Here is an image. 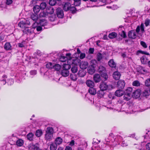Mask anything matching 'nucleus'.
Here are the masks:
<instances>
[{
	"instance_id": "nucleus-49",
	"label": "nucleus",
	"mask_w": 150,
	"mask_h": 150,
	"mask_svg": "<svg viewBox=\"0 0 150 150\" xmlns=\"http://www.w3.org/2000/svg\"><path fill=\"white\" fill-rule=\"evenodd\" d=\"M137 53L138 54L141 53V54H145L147 55H150L149 54V53L147 52L142 51V50H138L137 51Z\"/></svg>"
},
{
	"instance_id": "nucleus-52",
	"label": "nucleus",
	"mask_w": 150,
	"mask_h": 150,
	"mask_svg": "<svg viewBox=\"0 0 150 150\" xmlns=\"http://www.w3.org/2000/svg\"><path fill=\"white\" fill-rule=\"evenodd\" d=\"M140 44L144 48H146L147 47V45L145 42L141 41L140 42Z\"/></svg>"
},
{
	"instance_id": "nucleus-58",
	"label": "nucleus",
	"mask_w": 150,
	"mask_h": 150,
	"mask_svg": "<svg viewBox=\"0 0 150 150\" xmlns=\"http://www.w3.org/2000/svg\"><path fill=\"white\" fill-rule=\"evenodd\" d=\"M150 23V21L149 20H146L145 21V24L146 26H148Z\"/></svg>"
},
{
	"instance_id": "nucleus-45",
	"label": "nucleus",
	"mask_w": 150,
	"mask_h": 150,
	"mask_svg": "<svg viewBox=\"0 0 150 150\" xmlns=\"http://www.w3.org/2000/svg\"><path fill=\"white\" fill-rule=\"evenodd\" d=\"M49 4L52 6L54 5L56 3V0H50L49 2Z\"/></svg>"
},
{
	"instance_id": "nucleus-20",
	"label": "nucleus",
	"mask_w": 150,
	"mask_h": 150,
	"mask_svg": "<svg viewBox=\"0 0 150 150\" xmlns=\"http://www.w3.org/2000/svg\"><path fill=\"white\" fill-rule=\"evenodd\" d=\"M70 78L73 81H76L78 78V76L75 73H71L70 75Z\"/></svg>"
},
{
	"instance_id": "nucleus-59",
	"label": "nucleus",
	"mask_w": 150,
	"mask_h": 150,
	"mask_svg": "<svg viewBox=\"0 0 150 150\" xmlns=\"http://www.w3.org/2000/svg\"><path fill=\"white\" fill-rule=\"evenodd\" d=\"M95 71V70L94 69H92L91 71L90 69H89L88 70V73L90 74H93Z\"/></svg>"
},
{
	"instance_id": "nucleus-10",
	"label": "nucleus",
	"mask_w": 150,
	"mask_h": 150,
	"mask_svg": "<svg viewBox=\"0 0 150 150\" xmlns=\"http://www.w3.org/2000/svg\"><path fill=\"white\" fill-rule=\"evenodd\" d=\"M128 36L129 38L134 39L136 37V32L134 30H131L129 31L128 33Z\"/></svg>"
},
{
	"instance_id": "nucleus-15",
	"label": "nucleus",
	"mask_w": 150,
	"mask_h": 150,
	"mask_svg": "<svg viewBox=\"0 0 150 150\" xmlns=\"http://www.w3.org/2000/svg\"><path fill=\"white\" fill-rule=\"evenodd\" d=\"M140 60L142 64H145L148 62V59L145 55H144L140 58Z\"/></svg>"
},
{
	"instance_id": "nucleus-9",
	"label": "nucleus",
	"mask_w": 150,
	"mask_h": 150,
	"mask_svg": "<svg viewBox=\"0 0 150 150\" xmlns=\"http://www.w3.org/2000/svg\"><path fill=\"white\" fill-rule=\"evenodd\" d=\"M141 94V91L139 89L137 90L134 91L132 94V96L134 98H137L139 97Z\"/></svg>"
},
{
	"instance_id": "nucleus-62",
	"label": "nucleus",
	"mask_w": 150,
	"mask_h": 150,
	"mask_svg": "<svg viewBox=\"0 0 150 150\" xmlns=\"http://www.w3.org/2000/svg\"><path fill=\"white\" fill-rule=\"evenodd\" d=\"M146 148L147 149L150 150V143H148L146 144Z\"/></svg>"
},
{
	"instance_id": "nucleus-56",
	"label": "nucleus",
	"mask_w": 150,
	"mask_h": 150,
	"mask_svg": "<svg viewBox=\"0 0 150 150\" xmlns=\"http://www.w3.org/2000/svg\"><path fill=\"white\" fill-rule=\"evenodd\" d=\"M108 96L110 99H113L114 98V95L111 93H109L108 94Z\"/></svg>"
},
{
	"instance_id": "nucleus-57",
	"label": "nucleus",
	"mask_w": 150,
	"mask_h": 150,
	"mask_svg": "<svg viewBox=\"0 0 150 150\" xmlns=\"http://www.w3.org/2000/svg\"><path fill=\"white\" fill-rule=\"evenodd\" d=\"M94 50L93 48H90L89 49L88 52L90 54H93L94 52Z\"/></svg>"
},
{
	"instance_id": "nucleus-36",
	"label": "nucleus",
	"mask_w": 150,
	"mask_h": 150,
	"mask_svg": "<svg viewBox=\"0 0 150 150\" xmlns=\"http://www.w3.org/2000/svg\"><path fill=\"white\" fill-rule=\"evenodd\" d=\"M50 150H56L57 148V146L54 144L52 143L50 146Z\"/></svg>"
},
{
	"instance_id": "nucleus-53",
	"label": "nucleus",
	"mask_w": 150,
	"mask_h": 150,
	"mask_svg": "<svg viewBox=\"0 0 150 150\" xmlns=\"http://www.w3.org/2000/svg\"><path fill=\"white\" fill-rule=\"evenodd\" d=\"M24 42H22L18 44V46L20 47H24Z\"/></svg>"
},
{
	"instance_id": "nucleus-55",
	"label": "nucleus",
	"mask_w": 150,
	"mask_h": 150,
	"mask_svg": "<svg viewBox=\"0 0 150 150\" xmlns=\"http://www.w3.org/2000/svg\"><path fill=\"white\" fill-rule=\"evenodd\" d=\"M85 53H81L80 54V58L81 59H83L85 57Z\"/></svg>"
},
{
	"instance_id": "nucleus-22",
	"label": "nucleus",
	"mask_w": 150,
	"mask_h": 150,
	"mask_svg": "<svg viewBox=\"0 0 150 150\" xmlns=\"http://www.w3.org/2000/svg\"><path fill=\"white\" fill-rule=\"evenodd\" d=\"M62 142V139L60 137H58L57 138L55 141V143L56 145H59L61 144Z\"/></svg>"
},
{
	"instance_id": "nucleus-28",
	"label": "nucleus",
	"mask_w": 150,
	"mask_h": 150,
	"mask_svg": "<svg viewBox=\"0 0 150 150\" xmlns=\"http://www.w3.org/2000/svg\"><path fill=\"white\" fill-rule=\"evenodd\" d=\"M39 147L36 145L31 144L29 147L30 150H36Z\"/></svg>"
},
{
	"instance_id": "nucleus-17",
	"label": "nucleus",
	"mask_w": 150,
	"mask_h": 150,
	"mask_svg": "<svg viewBox=\"0 0 150 150\" xmlns=\"http://www.w3.org/2000/svg\"><path fill=\"white\" fill-rule=\"evenodd\" d=\"M88 92L91 95H94L96 93V90L93 87L90 88L88 89Z\"/></svg>"
},
{
	"instance_id": "nucleus-32",
	"label": "nucleus",
	"mask_w": 150,
	"mask_h": 150,
	"mask_svg": "<svg viewBox=\"0 0 150 150\" xmlns=\"http://www.w3.org/2000/svg\"><path fill=\"white\" fill-rule=\"evenodd\" d=\"M132 90L133 89L132 88L129 87L126 90V92H125V93L132 95Z\"/></svg>"
},
{
	"instance_id": "nucleus-18",
	"label": "nucleus",
	"mask_w": 150,
	"mask_h": 150,
	"mask_svg": "<svg viewBox=\"0 0 150 150\" xmlns=\"http://www.w3.org/2000/svg\"><path fill=\"white\" fill-rule=\"evenodd\" d=\"M61 74L64 77L67 76L69 74V71L67 69H63L61 71Z\"/></svg>"
},
{
	"instance_id": "nucleus-35",
	"label": "nucleus",
	"mask_w": 150,
	"mask_h": 150,
	"mask_svg": "<svg viewBox=\"0 0 150 150\" xmlns=\"http://www.w3.org/2000/svg\"><path fill=\"white\" fill-rule=\"evenodd\" d=\"M46 4L45 2H42L40 5V8L41 10H43L45 9L46 6Z\"/></svg>"
},
{
	"instance_id": "nucleus-23",
	"label": "nucleus",
	"mask_w": 150,
	"mask_h": 150,
	"mask_svg": "<svg viewBox=\"0 0 150 150\" xmlns=\"http://www.w3.org/2000/svg\"><path fill=\"white\" fill-rule=\"evenodd\" d=\"M108 64L111 67L115 68L116 67V64L113 59L110 60Z\"/></svg>"
},
{
	"instance_id": "nucleus-44",
	"label": "nucleus",
	"mask_w": 150,
	"mask_h": 150,
	"mask_svg": "<svg viewBox=\"0 0 150 150\" xmlns=\"http://www.w3.org/2000/svg\"><path fill=\"white\" fill-rule=\"evenodd\" d=\"M31 18L33 21H37L38 18L37 15L33 14L31 16Z\"/></svg>"
},
{
	"instance_id": "nucleus-43",
	"label": "nucleus",
	"mask_w": 150,
	"mask_h": 150,
	"mask_svg": "<svg viewBox=\"0 0 150 150\" xmlns=\"http://www.w3.org/2000/svg\"><path fill=\"white\" fill-rule=\"evenodd\" d=\"M78 74L79 76L83 77L85 76V74L83 71H79L78 73Z\"/></svg>"
},
{
	"instance_id": "nucleus-38",
	"label": "nucleus",
	"mask_w": 150,
	"mask_h": 150,
	"mask_svg": "<svg viewBox=\"0 0 150 150\" xmlns=\"http://www.w3.org/2000/svg\"><path fill=\"white\" fill-rule=\"evenodd\" d=\"M54 64L51 62L48 63L46 64V66L47 68L52 69L54 67Z\"/></svg>"
},
{
	"instance_id": "nucleus-50",
	"label": "nucleus",
	"mask_w": 150,
	"mask_h": 150,
	"mask_svg": "<svg viewBox=\"0 0 150 150\" xmlns=\"http://www.w3.org/2000/svg\"><path fill=\"white\" fill-rule=\"evenodd\" d=\"M60 59L61 61L62 62H64L66 61L67 59H68V58L64 56H62L60 57Z\"/></svg>"
},
{
	"instance_id": "nucleus-37",
	"label": "nucleus",
	"mask_w": 150,
	"mask_h": 150,
	"mask_svg": "<svg viewBox=\"0 0 150 150\" xmlns=\"http://www.w3.org/2000/svg\"><path fill=\"white\" fill-rule=\"evenodd\" d=\"M33 135L32 133H29L27 136V137L28 139L30 141L33 140Z\"/></svg>"
},
{
	"instance_id": "nucleus-1",
	"label": "nucleus",
	"mask_w": 150,
	"mask_h": 150,
	"mask_svg": "<svg viewBox=\"0 0 150 150\" xmlns=\"http://www.w3.org/2000/svg\"><path fill=\"white\" fill-rule=\"evenodd\" d=\"M113 134L111 133L109 136L105 139L106 144L112 147L115 146L119 144L120 142L122 139V137L120 136H117L114 138L113 137Z\"/></svg>"
},
{
	"instance_id": "nucleus-51",
	"label": "nucleus",
	"mask_w": 150,
	"mask_h": 150,
	"mask_svg": "<svg viewBox=\"0 0 150 150\" xmlns=\"http://www.w3.org/2000/svg\"><path fill=\"white\" fill-rule=\"evenodd\" d=\"M69 10L71 11L72 13H74L76 12V8L74 6L70 7Z\"/></svg>"
},
{
	"instance_id": "nucleus-46",
	"label": "nucleus",
	"mask_w": 150,
	"mask_h": 150,
	"mask_svg": "<svg viewBox=\"0 0 150 150\" xmlns=\"http://www.w3.org/2000/svg\"><path fill=\"white\" fill-rule=\"evenodd\" d=\"M103 58V55L100 53H98L97 54V59L98 61H100Z\"/></svg>"
},
{
	"instance_id": "nucleus-64",
	"label": "nucleus",
	"mask_w": 150,
	"mask_h": 150,
	"mask_svg": "<svg viewBox=\"0 0 150 150\" xmlns=\"http://www.w3.org/2000/svg\"><path fill=\"white\" fill-rule=\"evenodd\" d=\"M65 150H72V149L71 147L67 146L66 147Z\"/></svg>"
},
{
	"instance_id": "nucleus-16",
	"label": "nucleus",
	"mask_w": 150,
	"mask_h": 150,
	"mask_svg": "<svg viewBox=\"0 0 150 150\" xmlns=\"http://www.w3.org/2000/svg\"><path fill=\"white\" fill-rule=\"evenodd\" d=\"M93 79L96 82H98L101 80L100 76L98 74H96L94 75Z\"/></svg>"
},
{
	"instance_id": "nucleus-21",
	"label": "nucleus",
	"mask_w": 150,
	"mask_h": 150,
	"mask_svg": "<svg viewBox=\"0 0 150 150\" xmlns=\"http://www.w3.org/2000/svg\"><path fill=\"white\" fill-rule=\"evenodd\" d=\"M71 4L69 3H66L63 6V9L65 11H67L69 10L70 7L71 6Z\"/></svg>"
},
{
	"instance_id": "nucleus-24",
	"label": "nucleus",
	"mask_w": 150,
	"mask_h": 150,
	"mask_svg": "<svg viewBox=\"0 0 150 150\" xmlns=\"http://www.w3.org/2000/svg\"><path fill=\"white\" fill-rule=\"evenodd\" d=\"M4 49L6 50H10L11 49V46L9 42H6L4 46Z\"/></svg>"
},
{
	"instance_id": "nucleus-12",
	"label": "nucleus",
	"mask_w": 150,
	"mask_h": 150,
	"mask_svg": "<svg viewBox=\"0 0 150 150\" xmlns=\"http://www.w3.org/2000/svg\"><path fill=\"white\" fill-rule=\"evenodd\" d=\"M86 83L87 86L90 88L93 87L95 85V83L93 81L90 80H87L86 82Z\"/></svg>"
},
{
	"instance_id": "nucleus-30",
	"label": "nucleus",
	"mask_w": 150,
	"mask_h": 150,
	"mask_svg": "<svg viewBox=\"0 0 150 150\" xmlns=\"http://www.w3.org/2000/svg\"><path fill=\"white\" fill-rule=\"evenodd\" d=\"M117 36V34L115 32H112L110 33L108 35V37L110 39H113L116 37Z\"/></svg>"
},
{
	"instance_id": "nucleus-63",
	"label": "nucleus",
	"mask_w": 150,
	"mask_h": 150,
	"mask_svg": "<svg viewBox=\"0 0 150 150\" xmlns=\"http://www.w3.org/2000/svg\"><path fill=\"white\" fill-rule=\"evenodd\" d=\"M36 28L37 30L38 31H40L42 30V28L40 26H37Z\"/></svg>"
},
{
	"instance_id": "nucleus-33",
	"label": "nucleus",
	"mask_w": 150,
	"mask_h": 150,
	"mask_svg": "<svg viewBox=\"0 0 150 150\" xmlns=\"http://www.w3.org/2000/svg\"><path fill=\"white\" fill-rule=\"evenodd\" d=\"M23 30V31L24 32H26V33L27 34L29 33H31V31L29 29L28 27L26 26H25V28H24Z\"/></svg>"
},
{
	"instance_id": "nucleus-4",
	"label": "nucleus",
	"mask_w": 150,
	"mask_h": 150,
	"mask_svg": "<svg viewBox=\"0 0 150 150\" xmlns=\"http://www.w3.org/2000/svg\"><path fill=\"white\" fill-rule=\"evenodd\" d=\"M137 69L138 72L142 74H145L149 73L148 69L145 67L139 66L137 68Z\"/></svg>"
},
{
	"instance_id": "nucleus-40",
	"label": "nucleus",
	"mask_w": 150,
	"mask_h": 150,
	"mask_svg": "<svg viewBox=\"0 0 150 150\" xmlns=\"http://www.w3.org/2000/svg\"><path fill=\"white\" fill-rule=\"evenodd\" d=\"M42 133L41 130H38L36 131L35 135L38 137H40L42 135Z\"/></svg>"
},
{
	"instance_id": "nucleus-11",
	"label": "nucleus",
	"mask_w": 150,
	"mask_h": 150,
	"mask_svg": "<svg viewBox=\"0 0 150 150\" xmlns=\"http://www.w3.org/2000/svg\"><path fill=\"white\" fill-rule=\"evenodd\" d=\"M120 73L118 71L114 72L113 74V78L116 80H119L120 79Z\"/></svg>"
},
{
	"instance_id": "nucleus-42",
	"label": "nucleus",
	"mask_w": 150,
	"mask_h": 150,
	"mask_svg": "<svg viewBox=\"0 0 150 150\" xmlns=\"http://www.w3.org/2000/svg\"><path fill=\"white\" fill-rule=\"evenodd\" d=\"M142 94L144 96H147L149 95V92L148 89H146L142 92Z\"/></svg>"
},
{
	"instance_id": "nucleus-39",
	"label": "nucleus",
	"mask_w": 150,
	"mask_h": 150,
	"mask_svg": "<svg viewBox=\"0 0 150 150\" xmlns=\"http://www.w3.org/2000/svg\"><path fill=\"white\" fill-rule=\"evenodd\" d=\"M71 68L70 65L69 64H64L63 66V69H69Z\"/></svg>"
},
{
	"instance_id": "nucleus-47",
	"label": "nucleus",
	"mask_w": 150,
	"mask_h": 150,
	"mask_svg": "<svg viewBox=\"0 0 150 150\" xmlns=\"http://www.w3.org/2000/svg\"><path fill=\"white\" fill-rule=\"evenodd\" d=\"M133 86H140V84L139 82L138 81H135L132 83Z\"/></svg>"
},
{
	"instance_id": "nucleus-26",
	"label": "nucleus",
	"mask_w": 150,
	"mask_h": 150,
	"mask_svg": "<svg viewBox=\"0 0 150 150\" xmlns=\"http://www.w3.org/2000/svg\"><path fill=\"white\" fill-rule=\"evenodd\" d=\"M104 91V90H103L101 89L98 91V96L100 98L103 97L105 94Z\"/></svg>"
},
{
	"instance_id": "nucleus-13",
	"label": "nucleus",
	"mask_w": 150,
	"mask_h": 150,
	"mask_svg": "<svg viewBox=\"0 0 150 150\" xmlns=\"http://www.w3.org/2000/svg\"><path fill=\"white\" fill-rule=\"evenodd\" d=\"M54 10L52 7H47L46 8V11L48 15V14H52L54 12Z\"/></svg>"
},
{
	"instance_id": "nucleus-48",
	"label": "nucleus",
	"mask_w": 150,
	"mask_h": 150,
	"mask_svg": "<svg viewBox=\"0 0 150 150\" xmlns=\"http://www.w3.org/2000/svg\"><path fill=\"white\" fill-rule=\"evenodd\" d=\"M145 85L147 86H150V78L148 79L145 81Z\"/></svg>"
},
{
	"instance_id": "nucleus-14",
	"label": "nucleus",
	"mask_w": 150,
	"mask_h": 150,
	"mask_svg": "<svg viewBox=\"0 0 150 150\" xmlns=\"http://www.w3.org/2000/svg\"><path fill=\"white\" fill-rule=\"evenodd\" d=\"M88 66V63L87 61L82 62L80 64V67L82 69H86Z\"/></svg>"
},
{
	"instance_id": "nucleus-60",
	"label": "nucleus",
	"mask_w": 150,
	"mask_h": 150,
	"mask_svg": "<svg viewBox=\"0 0 150 150\" xmlns=\"http://www.w3.org/2000/svg\"><path fill=\"white\" fill-rule=\"evenodd\" d=\"M12 2V0H6V4H7L9 5L11 4Z\"/></svg>"
},
{
	"instance_id": "nucleus-6",
	"label": "nucleus",
	"mask_w": 150,
	"mask_h": 150,
	"mask_svg": "<svg viewBox=\"0 0 150 150\" xmlns=\"http://www.w3.org/2000/svg\"><path fill=\"white\" fill-rule=\"evenodd\" d=\"M56 11L58 17L60 18H63L64 15L63 10L60 8H58L57 9Z\"/></svg>"
},
{
	"instance_id": "nucleus-25",
	"label": "nucleus",
	"mask_w": 150,
	"mask_h": 150,
	"mask_svg": "<svg viewBox=\"0 0 150 150\" xmlns=\"http://www.w3.org/2000/svg\"><path fill=\"white\" fill-rule=\"evenodd\" d=\"M40 6L38 5H36L33 8V10L34 12L37 13H38L40 11Z\"/></svg>"
},
{
	"instance_id": "nucleus-29",
	"label": "nucleus",
	"mask_w": 150,
	"mask_h": 150,
	"mask_svg": "<svg viewBox=\"0 0 150 150\" xmlns=\"http://www.w3.org/2000/svg\"><path fill=\"white\" fill-rule=\"evenodd\" d=\"M23 141L21 139H18L16 142V144L18 146H21L23 144Z\"/></svg>"
},
{
	"instance_id": "nucleus-19",
	"label": "nucleus",
	"mask_w": 150,
	"mask_h": 150,
	"mask_svg": "<svg viewBox=\"0 0 150 150\" xmlns=\"http://www.w3.org/2000/svg\"><path fill=\"white\" fill-rule=\"evenodd\" d=\"M122 89H120L117 90L115 93V95L118 97L122 96L123 94V92Z\"/></svg>"
},
{
	"instance_id": "nucleus-31",
	"label": "nucleus",
	"mask_w": 150,
	"mask_h": 150,
	"mask_svg": "<svg viewBox=\"0 0 150 150\" xmlns=\"http://www.w3.org/2000/svg\"><path fill=\"white\" fill-rule=\"evenodd\" d=\"M48 15L46 11H42L40 12L39 14L40 17H44Z\"/></svg>"
},
{
	"instance_id": "nucleus-54",
	"label": "nucleus",
	"mask_w": 150,
	"mask_h": 150,
	"mask_svg": "<svg viewBox=\"0 0 150 150\" xmlns=\"http://www.w3.org/2000/svg\"><path fill=\"white\" fill-rule=\"evenodd\" d=\"M37 71L35 70H31L30 72V74L31 75H34L36 74Z\"/></svg>"
},
{
	"instance_id": "nucleus-2",
	"label": "nucleus",
	"mask_w": 150,
	"mask_h": 150,
	"mask_svg": "<svg viewBox=\"0 0 150 150\" xmlns=\"http://www.w3.org/2000/svg\"><path fill=\"white\" fill-rule=\"evenodd\" d=\"M53 129L52 127H48L47 129L45 136V139L47 141L51 140L53 137Z\"/></svg>"
},
{
	"instance_id": "nucleus-5",
	"label": "nucleus",
	"mask_w": 150,
	"mask_h": 150,
	"mask_svg": "<svg viewBox=\"0 0 150 150\" xmlns=\"http://www.w3.org/2000/svg\"><path fill=\"white\" fill-rule=\"evenodd\" d=\"M30 24V22L29 21H23L20 22L18 24V26L21 28H22V29H23L24 28H25L26 26L29 25Z\"/></svg>"
},
{
	"instance_id": "nucleus-8",
	"label": "nucleus",
	"mask_w": 150,
	"mask_h": 150,
	"mask_svg": "<svg viewBox=\"0 0 150 150\" xmlns=\"http://www.w3.org/2000/svg\"><path fill=\"white\" fill-rule=\"evenodd\" d=\"M125 86V83L124 81L120 80L117 83V87L119 89H122Z\"/></svg>"
},
{
	"instance_id": "nucleus-7",
	"label": "nucleus",
	"mask_w": 150,
	"mask_h": 150,
	"mask_svg": "<svg viewBox=\"0 0 150 150\" xmlns=\"http://www.w3.org/2000/svg\"><path fill=\"white\" fill-rule=\"evenodd\" d=\"M109 87L110 86L108 85L107 83L105 82H101L100 85V89L104 91L108 89Z\"/></svg>"
},
{
	"instance_id": "nucleus-3",
	"label": "nucleus",
	"mask_w": 150,
	"mask_h": 150,
	"mask_svg": "<svg viewBox=\"0 0 150 150\" xmlns=\"http://www.w3.org/2000/svg\"><path fill=\"white\" fill-rule=\"evenodd\" d=\"M98 70L101 74V76L103 77L105 80L108 79V77L106 74V69L105 67L102 66H100L99 67Z\"/></svg>"
},
{
	"instance_id": "nucleus-27",
	"label": "nucleus",
	"mask_w": 150,
	"mask_h": 150,
	"mask_svg": "<svg viewBox=\"0 0 150 150\" xmlns=\"http://www.w3.org/2000/svg\"><path fill=\"white\" fill-rule=\"evenodd\" d=\"M131 95L125 93L123 96L124 99L127 101H128L131 98Z\"/></svg>"
},
{
	"instance_id": "nucleus-41",
	"label": "nucleus",
	"mask_w": 150,
	"mask_h": 150,
	"mask_svg": "<svg viewBox=\"0 0 150 150\" xmlns=\"http://www.w3.org/2000/svg\"><path fill=\"white\" fill-rule=\"evenodd\" d=\"M77 68L76 66H74L72 67L71 69V71L72 73H75L77 72Z\"/></svg>"
},
{
	"instance_id": "nucleus-61",
	"label": "nucleus",
	"mask_w": 150,
	"mask_h": 150,
	"mask_svg": "<svg viewBox=\"0 0 150 150\" xmlns=\"http://www.w3.org/2000/svg\"><path fill=\"white\" fill-rule=\"evenodd\" d=\"M74 140H72L70 142L69 145L71 146H72L74 144Z\"/></svg>"
},
{
	"instance_id": "nucleus-34",
	"label": "nucleus",
	"mask_w": 150,
	"mask_h": 150,
	"mask_svg": "<svg viewBox=\"0 0 150 150\" xmlns=\"http://www.w3.org/2000/svg\"><path fill=\"white\" fill-rule=\"evenodd\" d=\"M53 68L55 70L58 71L60 69L61 66L60 65L56 64L54 65V67Z\"/></svg>"
}]
</instances>
